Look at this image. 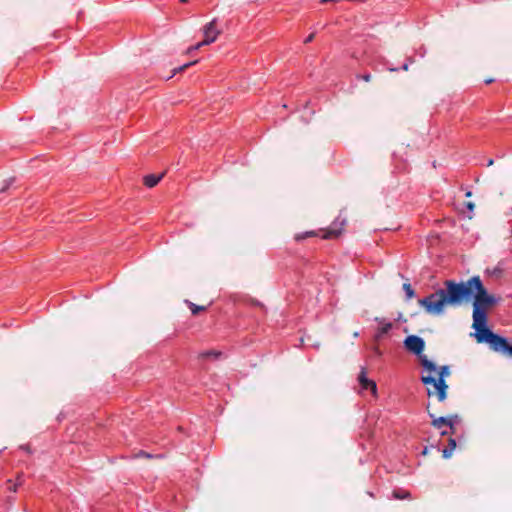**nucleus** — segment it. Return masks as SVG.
I'll use <instances>...</instances> for the list:
<instances>
[{
    "mask_svg": "<svg viewBox=\"0 0 512 512\" xmlns=\"http://www.w3.org/2000/svg\"><path fill=\"white\" fill-rule=\"evenodd\" d=\"M403 290L405 291V294H406V297L408 299H411L414 297L415 295V291L414 289L412 288L411 284L409 283H404L403 284Z\"/></svg>",
    "mask_w": 512,
    "mask_h": 512,
    "instance_id": "16",
    "label": "nucleus"
},
{
    "mask_svg": "<svg viewBox=\"0 0 512 512\" xmlns=\"http://www.w3.org/2000/svg\"><path fill=\"white\" fill-rule=\"evenodd\" d=\"M392 497L397 500L411 499V493L408 490L397 488L393 490Z\"/></svg>",
    "mask_w": 512,
    "mask_h": 512,
    "instance_id": "10",
    "label": "nucleus"
},
{
    "mask_svg": "<svg viewBox=\"0 0 512 512\" xmlns=\"http://www.w3.org/2000/svg\"><path fill=\"white\" fill-rule=\"evenodd\" d=\"M471 194H472V193H471L470 191H468V192L466 193V197H470V196H471Z\"/></svg>",
    "mask_w": 512,
    "mask_h": 512,
    "instance_id": "27",
    "label": "nucleus"
},
{
    "mask_svg": "<svg viewBox=\"0 0 512 512\" xmlns=\"http://www.w3.org/2000/svg\"><path fill=\"white\" fill-rule=\"evenodd\" d=\"M432 420V426L440 429L443 425H446L448 427H452L451 419L446 418L445 416H440L438 418H434L433 414H429Z\"/></svg>",
    "mask_w": 512,
    "mask_h": 512,
    "instance_id": "9",
    "label": "nucleus"
},
{
    "mask_svg": "<svg viewBox=\"0 0 512 512\" xmlns=\"http://www.w3.org/2000/svg\"><path fill=\"white\" fill-rule=\"evenodd\" d=\"M197 62H198L197 60H195V61H191V62H188V63H185V64H183V65L179 66L178 68H175V69L173 70V76H174L177 72L184 71V70H186L188 67H190V66H192V65L196 64Z\"/></svg>",
    "mask_w": 512,
    "mask_h": 512,
    "instance_id": "17",
    "label": "nucleus"
},
{
    "mask_svg": "<svg viewBox=\"0 0 512 512\" xmlns=\"http://www.w3.org/2000/svg\"><path fill=\"white\" fill-rule=\"evenodd\" d=\"M493 160H489L488 165H492Z\"/></svg>",
    "mask_w": 512,
    "mask_h": 512,
    "instance_id": "29",
    "label": "nucleus"
},
{
    "mask_svg": "<svg viewBox=\"0 0 512 512\" xmlns=\"http://www.w3.org/2000/svg\"><path fill=\"white\" fill-rule=\"evenodd\" d=\"M162 177H163V174H160V175L149 174V175L144 176L143 183L146 187L152 188L160 182Z\"/></svg>",
    "mask_w": 512,
    "mask_h": 512,
    "instance_id": "8",
    "label": "nucleus"
},
{
    "mask_svg": "<svg viewBox=\"0 0 512 512\" xmlns=\"http://www.w3.org/2000/svg\"><path fill=\"white\" fill-rule=\"evenodd\" d=\"M404 347L407 351L418 356L420 364L425 370L429 372L436 371V365L423 354V350L425 348V341L423 338L417 335H409L404 340Z\"/></svg>",
    "mask_w": 512,
    "mask_h": 512,
    "instance_id": "4",
    "label": "nucleus"
},
{
    "mask_svg": "<svg viewBox=\"0 0 512 512\" xmlns=\"http://www.w3.org/2000/svg\"><path fill=\"white\" fill-rule=\"evenodd\" d=\"M465 206H466V208H467L470 212H472V211L474 210V207H475V205H474V203H473V202H467V203L465 204Z\"/></svg>",
    "mask_w": 512,
    "mask_h": 512,
    "instance_id": "23",
    "label": "nucleus"
},
{
    "mask_svg": "<svg viewBox=\"0 0 512 512\" xmlns=\"http://www.w3.org/2000/svg\"><path fill=\"white\" fill-rule=\"evenodd\" d=\"M12 181L13 180L11 179L9 182H6L5 185L0 189V192L1 193L5 192L9 188Z\"/></svg>",
    "mask_w": 512,
    "mask_h": 512,
    "instance_id": "22",
    "label": "nucleus"
},
{
    "mask_svg": "<svg viewBox=\"0 0 512 512\" xmlns=\"http://www.w3.org/2000/svg\"><path fill=\"white\" fill-rule=\"evenodd\" d=\"M137 457H145L147 459H152V458H161L162 455L161 454L153 455L144 450H140L137 454Z\"/></svg>",
    "mask_w": 512,
    "mask_h": 512,
    "instance_id": "19",
    "label": "nucleus"
},
{
    "mask_svg": "<svg viewBox=\"0 0 512 512\" xmlns=\"http://www.w3.org/2000/svg\"><path fill=\"white\" fill-rule=\"evenodd\" d=\"M180 2L186 3V2H188V0H180Z\"/></svg>",
    "mask_w": 512,
    "mask_h": 512,
    "instance_id": "30",
    "label": "nucleus"
},
{
    "mask_svg": "<svg viewBox=\"0 0 512 512\" xmlns=\"http://www.w3.org/2000/svg\"><path fill=\"white\" fill-rule=\"evenodd\" d=\"M358 382L362 390H371L373 394L377 392V385L373 380L368 379L366 367L362 366L358 375Z\"/></svg>",
    "mask_w": 512,
    "mask_h": 512,
    "instance_id": "6",
    "label": "nucleus"
},
{
    "mask_svg": "<svg viewBox=\"0 0 512 512\" xmlns=\"http://www.w3.org/2000/svg\"><path fill=\"white\" fill-rule=\"evenodd\" d=\"M408 67H409V64L408 63H404L401 67L402 70L404 71H407L408 70Z\"/></svg>",
    "mask_w": 512,
    "mask_h": 512,
    "instance_id": "24",
    "label": "nucleus"
},
{
    "mask_svg": "<svg viewBox=\"0 0 512 512\" xmlns=\"http://www.w3.org/2000/svg\"><path fill=\"white\" fill-rule=\"evenodd\" d=\"M315 232L313 231H307V232H304V233H300V234H296L295 235V240L296 241H301L307 237H312V236H315Z\"/></svg>",
    "mask_w": 512,
    "mask_h": 512,
    "instance_id": "18",
    "label": "nucleus"
},
{
    "mask_svg": "<svg viewBox=\"0 0 512 512\" xmlns=\"http://www.w3.org/2000/svg\"><path fill=\"white\" fill-rule=\"evenodd\" d=\"M219 34H220V30L217 29V20L213 19L212 21H210L203 27V35H204L203 41L197 43L194 46L189 47L187 49V54H191L193 51L198 50L202 46L209 45V44L213 43L217 39Z\"/></svg>",
    "mask_w": 512,
    "mask_h": 512,
    "instance_id": "5",
    "label": "nucleus"
},
{
    "mask_svg": "<svg viewBox=\"0 0 512 512\" xmlns=\"http://www.w3.org/2000/svg\"><path fill=\"white\" fill-rule=\"evenodd\" d=\"M447 418L451 419L452 427H449V428H450V433L454 434L455 433V424L460 421V418L457 414L450 415ZM447 434H449V432L446 430L441 432L442 436L447 435Z\"/></svg>",
    "mask_w": 512,
    "mask_h": 512,
    "instance_id": "14",
    "label": "nucleus"
},
{
    "mask_svg": "<svg viewBox=\"0 0 512 512\" xmlns=\"http://www.w3.org/2000/svg\"><path fill=\"white\" fill-rule=\"evenodd\" d=\"M390 71H397V68H388Z\"/></svg>",
    "mask_w": 512,
    "mask_h": 512,
    "instance_id": "28",
    "label": "nucleus"
},
{
    "mask_svg": "<svg viewBox=\"0 0 512 512\" xmlns=\"http://www.w3.org/2000/svg\"><path fill=\"white\" fill-rule=\"evenodd\" d=\"M200 356L202 358H214V359H218L222 356V352L221 351H218V350H207V351H204L200 354Z\"/></svg>",
    "mask_w": 512,
    "mask_h": 512,
    "instance_id": "15",
    "label": "nucleus"
},
{
    "mask_svg": "<svg viewBox=\"0 0 512 512\" xmlns=\"http://www.w3.org/2000/svg\"><path fill=\"white\" fill-rule=\"evenodd\" d=\"M345 223V219L340 220L339 218H337L326 230L322 238L331 239L334 237H338L341 234V231L343 230Z\"/></svg>",
    "mask_w": 512,
    "mask_h": 512,
    "instance_id": "7",
    "label": "nucleus"
},
{
    "mask_svg": "<svg viewBox=\"0 0 512 512\" xmlns=\"http://www.w3.org/2000/svg\"><path fill=\"white\" fill-rule=\"evenodd\" d=\"M449 373V366L444 365L440 367L437 378L432 375H423L421 377L422 383L427 386V395L429 397L436 396L439 402H443L447 398L448 385L445 377Z\"/></svg>",
    "mask_w": 512,
    "mask_h": 512,
    "instance_id": "3",
    "label": "nucleus"
},
{
    "mask_svg": "<svg viewBox=\"0 0 512 512\" xmlns=\"http://www.w3.org/2000/svg\"><path fill=\"white\" fill-rule=\"evenodd\" d=\"M473 297L472 318L477 324L488 321V310L498 303V298L488 293L481 278L473 276L467 281L456 282L445 280L443 287L428 296L419 299L418 303L427 313L442 314L446 305L459 306L463 301Z\"/></svg>",
    "mask_w": 512,
    "mask_h": 512,
    "instance_id": "1",
    "label": "nucleus"
},
{
    "mask_svg": "<svg viewBox=\"0 0 512 512\" xmlns=\"http://www.w3.org/2000/svg\"><path fill=\"white\" fill-rule=\"evenodd\" d=\"M391 329H392L391 322H382L381 326L378 328L377 333L375 335L376 339H381L384 335L389 333V331Z\"/></svg>",
    "mask_w": 512,
    "mask_h": 512,
    "instance_id": "11",
    "label": "nucleus"
},
{
    "mask_svg": "<svg viewBox=\"0 0 512 512\" xmlns=\"http://www.w3.org/2000/svg\"><path fill=\"white\" fill-rule=\"evenodd\" d=\"M185 304L189 307V309L191 310V313L192 315H197L199 314L200 312H204L207 310V306H203V305H196L195 303L189 301V300H185Z\"/></svg>",
    "mask_w": 512,
    "mask_h": 512,
    "instance_id": "12",
    "label": "nucleus"
},
{
    "mask_svg": "<svg viewBox=\"0 0 512 512\" xmlns=\"http://www.w3.org/2000/svg\"><path fill=\"white\" fill-rule=\"evenodd\" d=\"M356 78L364 80L366 82H369L371 80V74L370 73L358 74V75H356Z\"/></svg>",
    "mask_w": 512,
    "mask_h": 512,
    "instance_id": "20",
    "label": "nucleus"
},
{
    "mask_svg": "<svg viewBox=\"0 0 512 512\" xmlns=\"http://www.w3.org/2000/svg\"><path fill=\"white\" fill-rule=\"evenodd\" d=\"M456 447V440L453 439V438H450L449 439V443L448 445L443 449L442 453H443V457L444 458H449L451 457L452 455V452L453 450L455 449Z\"/></svg>",
    "mask_w": 512,
    "mask_h": 512,
    "instance_id": "13",
    "label": "nucleus"
},
{
    "mask_svg": "<svg viewBox=\"0 0 512 512\" xmlns=\"http://www.w3.org/2000/svg\"><path fill=\"white\" fill-rule=\"evenodd\" d=\"M427 450H428V449H427V447H425L422 453H423L424 455H426V454H427Z\"/></svg>",
    "mask_w": 512,
    "mask_h": 512,
    "instance_id": "25",
    "label": "nucleus"
},
{
    "mask_svg": "<svg viewBox=\"0 0 512 512\" xmlns=\"http://www.w3.org/2000/svg\"><path fill=\"white\" fill-rule=\"evenodd\" d=\"M314 37H315V33H310V34L305 38L304 43H305V44H308V43L312 42V41H313V39H314Z\"/></svg>",
    "mask_w": 512,
    "mask_h": 512,
    "instance_id": "21",
    "label": "nucleus"
},
{
    "mask_svg": "<svg viewBox=\"0 0 512 512\" xmlns=\"http://www.w3.org/2000/svg\"><path fill=\"white\" fill-rule=\"evenodd\" d=\"M368 495H369L370 497H372V498H374V497H375V496H374V494H373L372 492H368Z\"/></svg>",
    "mask_w": 512,
    "mask_h": 512,
    "instance_id": "26",
    "label": "nucleus"
},
{
    "mask_svg": "<svg viewBox=\"0 0 512 512\" xmlns=\"http://www.w3.org/2000/svg\"><path fill=\"white\" fill-rule=\"evenodd\" d=\"M473 328L476 331V339L478 342H485L489 344L490 348L496 352L512 356V344H510L507 338L494 333L490 328L487 327V321L483 324H477L473 320Z\"/></svg>",
    "mask_w": 512,
    "mask_h": 512,
    "instance_id": "2",
    "label": "nucleus"
}]
</instances>
